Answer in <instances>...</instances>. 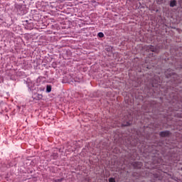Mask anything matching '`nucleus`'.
I'll return each instance as SVG.
<instances>
[{
	"instance_id": "nucleus-11",
	"label": "nucleus",
	"mask_w": 182,
	"mask_h": 182,
	"mask_svg": "<svg viewBox=\"0 0 182 182\" xmlns=\"http://www.w3.org/2000/svg\"><path fill=\"white\" fill-rule=\"evenodd\" d=\"M37 97L38 99L41 100L42 97H43V96L41 94H38Z\"/></svg>"
},
{
	"instance_id": "nucleus-8",
	"label": "nucleus",
	"mask_w": 182,
	"mask_h": 182,
	"mask_svg": "<svg viewBox=\"0 0 182 182\" xmlns=\"http://www.w3.org/2000/svg\"><path fill=\"white\" fill-rule=\"evenodd\" d=\"M46 92H47V93H50V92H52V86L47 85V87H46Z\"/></svg>"
},
{
	"instance_id": "nucleus-3",
	"label": "nucleus",
	"mask_w": 182,
	"mask_h": 182,
	"mask_svg": "<svg viewBox=\"0 0 182 182\" xmlns=\"http://www.w3.org/2000/svg\"><path fill=\"white\" fill-rule=\"evenodd\" d=\"M171 134V132H170V131H163L159 132V136L161 137H169Z\"/></svg>"
},
{
	"instance_id": "nucleus-14",
	"label": "nucleus",
	"mask_w": 182,
	"mask_h": 182,
	"mask_svg": "<svg viewBox=\"0 0 182 182\" xmlns=\"http://www.w3.org/2000/svg\"><path fill=\"white\" fill-rule=\"evenodd\" d=\"M173 180H175V181H177V180H178V178L176 177V176H173L172 177Z\"/></svg>"
},
{
	"instance_id": "nucleus-17",
	"label": "nucleus",
	"mask_w": 182,
	"mask_h": 182,
	"mask_svg": "<svg viewBox=\"0 0 182 182\" xmlns=\"http://www.w3.org/2000/svg\"><path fill=\"white\" fill-rule=\"evenodd\" d=\"M181 171H182V168H181Z\"/></svg>"
},
{
	"instance_id": "nucleus-2",
	"label": "nucleus",
	"mask_w": 182,
	"mask_h": 182,
	"mask_svg": "<svg viewBox=\"0 0 182 182\" xmlns=\"http://www.w3.org/2000/svg\"><path fill=\"white\" fill-rule=\"evenodd\" d=\"M165 76L168 79V77H171V76H177V75L174 73L171 69H168L165 71Z\"/></svg>"
},
{
	"instance_id": "nucleus-10",
	"label": "nucleus",
	"mask_w": 182,
	"mask_h": 182,
	"mask_svg": "<svg viewBox=\"0 0 182 182\" xmlns=\"http://www.w3.org/2000/svg\"><path fill=\"white\" fill-rule=\"evenodd\" d=\"M98 36H99V38H103L105 36V34H103V33H102V32H100L98 33Z\"/></svg>"
},
{
	"instance_id": "nucleus-1",
	"label": "nucleus",
	"mask_w": 182,
	"mask_h": 182,
	"mask_svg": "<svg viewBox=\"0 0 182 182\" xmlns=\"http://www.w3.org/2000/svg\"><path fill=\"white\" fill-rule=\"evenodd\" d=\"M146 52H154V53H159V50L157 47H154V46H148L146 47Z\"/></svg>"
},
{
	"instance_id": "nucleus-6",
	"label": "nucleus",
	"mask_w": 182,
	"mask_h": 182,
	"mask_svg": "<svg viewBox=\"0 0 182 182\" xmlns=\"http://www.w3.org/2000/svg\"><path fill=\"white\" fill-rule=\"evenodd\" d=\"M51 157L53 159V160H56V159H58V157H59L58 153L55 152L51 155Z\"/></svg>"
},
{
	"instance_id": "nucleus-9",
	"label": "nucleus",
	"mask_w": 182,
	"mask_h": 182,
	"mask_svg": "<svg viewBox=\"0 0 182 182\" xmlns=\"http://www.w3.org/2000/svg\"><path fill=\"white\" fill-rule=\"evenodd\" d=\"M130 122H126V124H122V126L124 127H127V126H130Z\"/></svg>"
},
{
	"instance_id": "nucleus-15",
	"label": "nucleus",
	"mask_w": 182,
	"mask_h": 182,
	"mask_svg": "<svg viewBox=\"0 0 182 182\" xmlns=\"http://www.w3.org/2000/svg\"><path fill=\"white\" fill-rule=\"evenodd\" d=\"M25 22H26L28 23V21H26Z\"/></svg>"
},
{
	"instance_id": "nucleus-5",
	"label": "nucleus",
	"mask_w": 182,
	"mask_h": 182,
	"mask_svg": "<svg viewBox=\"0 0 182 182\" xmlns=\"http://www.w3.org/2000/svg\"><path fill=\"white\" fill-rule=\"evenodd\" d=\"M170 6H171V8H174V6H177V1H176V0H171V1H170Z\"/></svg>"
},
{
	"instance_id": "nucleus-7",
	"label": "nucleus",
	"mask_w": 182,
	"mask_h": 182,
	"mask_svg": "<svg viewBox=\"0 0 182 182\" xmlns=\"http://www.w3.org/2000/svg\"><path fill=\"white\" fill-rule=\"evenodd\" d=\"M156 4L158 5H163V4H166V0H156Z\"/></svg>"
},
{
	"instance_id": "nucleus-13",
	"label": "nucleus",
	"mask_w": 182,
	"mask_h": 182,
	"mask_svg": "<svg viewBox=\"0 0 182 182\" xmlns=\"http://www.w3.org/2000/svg\"><path fill=\"white\" fill-rule=\"evenodd\" d=\"M109 182H116V180L114 178H110Z\"/></svg>"
},
{
	"instance_id": "nucleus-16",
	"label": "nucleus",
	"mask_w": 182,
	"mask_h": 182,
	"mask_svg": "<svg viewBox=\"0 0 182 182\" xmlns=\"http://www.w3.org/2000/svg\"><path fill=\"white\" fill-rule=\"evenodd\" d=\"M181 69H182V65H181Z\"/></svg>"
},
{
	"instance_id": "nucleus-4",
	"label": "nucleus",
	"mask_w": 182,
	"mask_h": 182,
	"mask_svg": "<svg viewBox=\"0 0 182 182\" xmlns=\"http://www.w3.org/2000/svg\"><path fill=\"white\" fill-rule=\"evenodd\" d=\"M134 167L135 168H140L141 167H143V164H141V162H134Z\"/></svg>"
},
{
	"instance_id": "nucleus-12",
	"label": "nucleus",
	"mask_w": 182,
	"mask_h": 182,
	"mask_svg": "<svg viewBox=\"0 0 182 182\" xmlns=\"http://www.w3.org/2000/svg\"><path fill=\"white\" fill-rule=\"evenodd\" d=\"M63 181V178H60V179H55L54 181L55 182H61Z\"/></svg>"
}]
</instances>
